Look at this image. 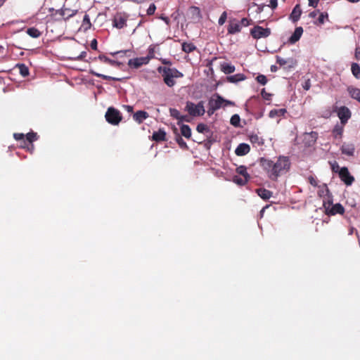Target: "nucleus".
Here are the masks:
<instances>
[{"label":"nucleus","instance_id":"f257e3e1","mask_svg":"<svg viewBox=\"0 0 360 360\" xmlns=\"http://www.w3.org/2000/svg\"><path fill=\"white\" fill-rule=\"evenodd\" d=\"M259 162L268 177L273 181L277 180L279 176L288 172L290 167V160L285 156H280L276 162L261 158Z\"/></svg>","mask_w":360,"mask_h":360},{"label":"nucleus","instance_id":"f03ea898","mask_svg":"<svg viewBox=\"0 0 360 360\" xmlns=\"http://www.w3.org/2000/svg\"><path fill=\"white\" fill-rule=\"evenodd\" d=\"M158 71L159 73L162 74L164 82L169 87H172L175 85L176 82L174 78H180L184 76L183 73L176 68L160 66L158 68Z\"/></svg>","mask_w":360,"mask_h":360},{"label":"nucleus","instance_id":"7ed1b4c3","mask_svg":"<svg viewBox=\"0 0 360 360\" xmlns=\"http://www.w3.org/2000/svg\"><path fill=\"white\" fill-rule=\"evenodd\" d=\"M323 207L324 213L328 216H333L335 214H343L345 208L340 203L333 204V198L330 200H323Z\"/></svg>","mask_w":360,"mask_h":360},{"label":"nucleus","instance_id":"20e7f679","mask_svg":"<svg viewBox=\"0 0 360 360\" xmlns=\"http://www.w3.org/2000/svg\"><path fill=\"white\" fill-rule=\"evenodd\" d=\"M185 110L192 117L202 116L205 114L204 102L200 101L198 104L187 101Z\"/></svg>","mask_w":360,"mask_h":360},{"label":"nucleus","instance_id":"39448f33","mask_svg":"<svg viewBox=\"0 0 360 360\" xmlns=\"http://www.w3.org/2000/svg\"><path fill=\"white\" fill-rule=\"evenodd\" d=\"M208 105H212L217 110L221 107L233 106L235 103L231 101L224 99L217 94L209 100Z\"/></svg>","mask_w":360,"mask_h":360},{"label":"nucleus","instance_id":"423d86ee","mask_svg":"<svg viewBox=\"0 0 360 360\" xmlns=\"http://www.w3.org/2000/svg\"><path fill=\"white\" fill-rule=\"evenodd\" d=\"M105 117L106 121L112 125H117L122 119L120 112L112 107L108 108Z\"/></svg>","mask_w":360,"mask_h":360},{"label":"nucleus","instance_id":"0eeeda50","mask_svg":"<svg viewBox=\"0 0 360 360\" xmlns=\"http://www.w3.org/2000/svg\"><path fill=\"white\" fill-rule=\"evenodd\" d=\"M271 32L269 28H263L261 26L256 25L250 30L251 36L256 39L260 38H266L271 34Z\"/></svg>","mask_w":360,"mask_h":360},{"label":"nucleus","instance_id":"6e6552de","mask_svg":"<svg viewBox=\"0 0 360 360\" xmlns=\"http://www.w3.org/2000/svg\"><path fill=\"white\" fill-rule=\"evenodd\" d=\"M77 11L71 10L68 8L63 7L61 9L57 10L54 14L58 20H67L77 13Z\"/></svg>","mask_w":360,"mask_h":360},{"label":"nucleus","instance_id":"1a4fd4ad","mask_svg":"<svg viewBox=\"0 0 360 360\" xmlns=\"http://www.w3.org/2000/svg\"><path fill=\"white\" fill-rule=\"evenodd\" d=\"M339 177L347 185L350 186L354 181V178L352 176L348 168L343 167L338 171Z\"/></svg>","mask_w":360,"mask_h":360},{"label":"nucleus","instance_id":"9d476101","mask_svg":"<svg viewBox=\"0 0 360 360\" xmlns=\"http://www.w3.org/2000/svg\"><path fill=\"white\" fill-rule=\"evenodd\" d=\"M151 58H153L152 56L130 59L128 65L131 68H139L143 65L148 64Z\"/></svg>","mask_w":360,"mask_h":360},{"label":"nucleus","instance_id":"9b49d317","mask_svg":"<svg viewBox=\"0 0 360 360\" xmlns=\"http://www.w3.org/2000/svg\"><path fill=\"white\" fill-rule=\"evenodd\" d=\"M337 113L339 119L340 120V123H342L343 124H346L348 120L351 117V112L346 106L339 108Z\"/></svg>","mask_w":360,"mask_h":360},{"label":"nucleus","instance_id":"f8f14e48","mask_svg":"<svg viewBox=\"0 0 360 360\" xmlns=\"http://www.w3.org/2000/svg\"><path fill=\"white\" fill-rule=\"evenodd\" d=\"M242 28L239 24V20L236 18L230 19L229 21V25L227 28L228 34H235L241 31Z\"/></svg>","mask_w":360,"mask_h":360},{"label":"nucleus","instance_id":"ddd939ff","mask_svg":"<svg viewBox=\"0 0 360 360\" xmlns=\"http://www.w3.org/2000/svg\"><path fill=\"white\" fill-rule=\"evenodd\" d=\"M318 195L323 200H330L333 198L326 184L318 186Z\"/></svg>","mask_w":360,"mask_h":360},{"label":"nucleus","instance_id":"4468645a","mask_svg":"<svg viewBox=\"0 0 360 360\" xmlns=\"http://www.w3.org/2000/svg\"><path fill=\"white\" fill-rule=\"evenodd\" d=\"M112 25L117 29H122L127 25V17L122 13H117L113 18Z\"/></svg>","mask_w":360,"mask_h":360},{"label":"nucleus","instance_id":"2eb2a0df","mask_svg":"<svg viewBox=\"0 0 360 360\" xmlns=\"http://www.w3.org/2000/svg\"><path fill=\"white\" fill-rule=\"evenodd\" d=\"M276 63L278 64H279L280 66H286V68H292L297 64L296 60H295L292 58L284 59L279 56H276Z\"/></svg>","mask_w":360,"mask_h":360},{"label":"nucleus","instance_id":"dca6fc26","mask_svg":"<svg viewBox=\"0 0 360 360\" xmlns=\"http://www.w3.org/2000/svg\"><path fill=\"white\" fill-rule=\"evenodd\" d=\"M188 13L191 20L194 22H199L202 18L200 9L198 6H191Z\"/></svg>","mask_w":360,"mask_h":360},{"label":"nucleus","instance_id":"f3484780","mask_svg":"<svg viewBox=\"0 0 360 360\" xmlns=\"http://www.w3.org/2000/svg\"><path fill=\"white\" fill-rule=\"evenodd\" d=\"M345 125L342 123H337L334 128L332 130V136L335 139H342L343 132H344V128Z\"/></svg>","mask_w":360,"mask_h":360},{"label":"nucleus","instance_id":"a211bd4d","mask_svg":"<svg viewBox=\"0 0 360 360\" xmlns=\"http://www.w3.org/2000/svg\"><path fill=\"white\" fill-rule=\"evenodd\" d=\"M355 151V146L353 143H343L341 147V152L348 156H353Z\"/></svg>","mask_w":360,"mask_h":360},{"label":"nucleus","instance_id":"6ab92c4d","mask_svg":"<svg viewBox=\"0 0 360 360\" xmlns=\"http://www.w3.org/2000/svg\"><path fill=\"white\" fill-rule=\"evenodd\" d=\"M302 33H303V29L302 27H296L293 34L288 39V42L291 44L296 43L297 41L300 40V37H302Z\"/></svg>","mask_w":360,"mask_h":360},{"label":"nucleus","instance_id":"aec40b11","mask_svg":"<svg viewBox=\"0 0 360 360\" xmlns=\"http://www.w3.org/2000/svg\"><path fill=\"white\" fill-rule=\"evenodd\" d=\"M250 150V147L247 143H240L236 148L235 153L238 156H243L248 154Z\"/></svg>","mask_w":360,"mask_h":360},{"label":"nucleus","instance_id":"412c9836","mask_svg":"<svg viewBox=\"0 0 360 360\" xmlns=\"http://www.w3.org/2000/svg\"><path fill=\"white\" fill-rule=\"evenodd\" d=\"M302 14V9L300 4H297L292 9V13L290 15V19L293 22H296L300 18Z\"/></svg>","mask_w":360,"mask_h":360},{"label":"nucleus","instance_id":"4be33fe9","mask_svg":"<svg viewBox=\"0 0 360 360\" xmlns=\"http://www.w3.org/2000/svg\"><path fill=\"white\" fill-rule=\"evenodd\" d=\"M148 113L143 110H139L136 112L134 115V120L139 124H141L144 120L148 117Z\"/></svg>","mask_w":360,"mask_h":360},{"label":"nucleus","instance_id":"5701e85b","mask_svg":"<svg viewBox=\"0 0 360 360\" xmlns=\"http://www.w3.org/2000/svg\"><path fill=\"white\" fill-rule=\"evenodd\" d=\"M152 139L153 141L160 142L166 140V133L162 129H159L157 131H154L152 136Z\"/></svg>","mask_w":360,"mask_h":360},{"label":"nucleus","instance_id":"b1692460","mask_svg":"<svg viewBox=\"0 0 360 360\" xmlns=\"http://www.w3.org/2000/svg\"><path fill=\"white\" fill-rule=\"evenodd\" d=\"M256 191L263 200H268L272 196V192L264 188H258Z\"/></svg>","mask_w":360,"mask_h":360},{"label":"nucleus","instance_id":"393cba45","mask_svg":"<svg viewBox=\"0 0 360 360\" xmlns=\"http://www.w3.org/2000/svg\"><path fill=\"white\" fill-rule=\"evenodd\" d=\"M235 70H236L235 66L230 63H223L221 64V70L224 74L228 75V74L233 73L235 71Z\"/></svg>","mask_w":360,"mask_h":360},{"label":"nucleus","instance_id":"a878e982","mask_svg":"<svg viewBox=\"0 0 360 360\" xmlns=\"http://www.w3.org/2000/svg\"><path fill=\"white\" fill-rule=\"evenodd\" d=\"M98 58L101 61L106 63H108V64H110V65H112V66L120 67L121 65V64H122L120 62H118V61H116V60H111V59H110L109 58H108L107 56H105L104 55H100L98 57Z\"/></svg>","mask_w":360,"mask_h":360},{"label":"nucleus","instance_id":"bb28decb","mask_svg":"<svg viewBox=\"0 0 360 360\" xmlns=\"http://www.w3.org/2000/svg\"><path fill=\"white\" fill-rule=\"evenodd\" d=\"M286 112L287 111L285 108L274 109L269 112V116L271 118H274L276 117H281V116H284V115L286 113Z\"/></svg>","mask_w":360,"mask_h":360},{"label":"nucleus","instance_id":"cd10ccee","mask_svg":"<svg viewBox=\"0 0 360 360\" xmlns=\"http://www.w3.org/2000/svg\"><path fill=\"white\" fill-rule=\"evenodd\" d=\"M15 68L18 69L20 74L22 77H27L29 75L30 72L28 67L24 63H18L15 65Z\"/></svg>","mask_w":360,"mask_h":360},{"label":"nucleus","instance_id":"c85d7f7f","mask_svg":"<svg viewBox=\"0 0 360 360\" xmlns=\"http://www.w3.org/2000/svg\"><path fill=\"white\" fill-rule=\"evenodd\" d=\"M249 139L252 143L257 144L259 146L264 144L263 139L259 136L257 134H253L250 135Z\"/></svg>","mask_w":360,"mask_h":360},{"label":"nucleus","instance_id":"c756f323","mask_svg":"<svg viewBox=\"0 0 360 360\" xmlns=\"http://www.w3.org/2000/svg\"><path fill=\"white\" fill-rule=\"evenodd\" d=\"M245 79V76L243 74H236L227 77V81L231 83H236L238 82L243 81Z\"/></svg>","mask_w":360,"mask_h":360},{"label":"nucleus","instance_id":"7c9ffc66","mask_svg":"<svg viewBox=\"0 0 360 360\" xmlns=\"http://www.w3.org/2000/svg\"><path fill=\"white\" fill-rule=\"evenodd\" d=\"M26 33L32 38H38L41 34V32L34 27L27 28Z\"/></svg>","mask_w":360,"mask_h":360},{"label":"nucleus","instance_id":"2f4dec72","mask_svg":"<svg viewBox=\"0 0 360 360\" xmlns=\"http://www.w3.org/2000/svg\"><path fill=\"white\" fill-rule=\"evenodd\" d=\"M181 133L186 139H189L191 136V129L187 124H182L181 126Z\"/></svg>","mask_w":360,"mask_h":360},{"label":"nucleus","instance_id":"473e14b6","mask_svg":"<svg viewBox=\"0 0 360 360\" xmlns=\"http://www.w3.org/2000/svg\"><path fill=\"white\" fill-rule=\"evenodd\" d=\"M181 46L183 51L186 53H191L196 49L195 46L193 43L184 42Z\"/></svg>","mask_w":360,"mask_h":360},{"label":"nucleus","instance_id":"72a5a7b5","mask_svg":"<svg viewBox=\"0 0 360 360\" xmlns=\"http://www.w3.org/2000/svg\"><path fill=\"white\" fill-rule=\"evenodd\" d=\"M236 172L243 176V178L250 179V175L247 172V168L244 165H240L236 168Z\"/></svg>","mask_w":360,"mask_h":360},{"label":"nucleus","instance_id":"f704fd0d","mask_svg":"<svg viewBox=\"0 0 360 360\" xmlns=\"http://www.w3.org/2000/svg\"><path fill=\"white\" fill-rule=\"evenodd\" d=\"M26 141L31 144L33 148L32 143L37 139V134L33 131L29 132L25 135Z\"/></svg>","mask_w":360,"mask_h":360},{"label":"nucleus","instance_id":"c9c22d12","mask_svg":"<svg viewBox=\"0 0 360 360\" xmlns=\"http://www.w3.org/2000/svg\"><path fill=\"white\" fill-rule=\"evenodd\" d=\"M90 73L94 76H96L98 77H100V78H102V79H106V80H112V81H120V80L118 78H115V77H112L110 76H107V75H102L100 73H97L96 72H95L92 70H90Z\"/></svg>","mask_w":360,"mask_h":360},{"label":"nucleus","instance_id":"e433bc0d","mask_svg":"<svg viewBox=\"0 0 360 360\" xmlns=\"http://www.w3.org/2000/svg\"><path fill=\"white\" fill-rule=\"evenodd\" d=\"M82 27L84 30H88L91 27V23L90 21V18L88 14H85L82 20Z\"/></svg>","mask_w":360,"mask_h":360},{"label":"nucleus","instance_id":"4c0bfd02","mask_svg":"<svg viewBox=\"0 0 360 360\" xmlns=\"http://www.w3.org/2000/svg\"><path fill=\"white\" fill-rule=\"evenodd\" d=\"M349 92L352 98H354L360 102V89L356 88H351L349 89Z\"/></svg>","mask_w":360,"mask_h":360},{"label":"nucleus","instance_id":"58836bf2","mask_svg":"<svg viewBox=\"0 0 360 360\" xmlns=\"http://www.w3.org/2000/svg\"><path fill=\"white\" fill-rule=\"evenodd\" d=\"M351 70L356 78H360V65L356 63L352 64Z\"/></svg>","mask_w":360,"mask_h":360},{"label":"nucleus","instance_id":"ea45409f","mask_svg":"<svg viewBox=\"0 0 360 360\" xmlns=\"http://www.w3.org/2000/svg\"><path fill=\"white\" fill-rule=\"evenodd\" d=\"M233 181L234 183L237 184L238 185L244 186L248 182L249 179H245L243 177L241 178L238 176H235L233 178Z\"/></svg>","mask_w":360,"mask_h":360},{"label":"nucleus","instance_id":"a19ab883","mask_svg":"<svg viewBox=\"0 0 360 360\" xmlns=\"http://www.w3.org/2000/svg\"><path fill=\"white\" fill-rule=\"evenodd\" d=\"M170 116L176 119L178 121L179 119H182L180 112L176 108H169Z\"/></svg>","mask_w":360,"mask_h":360},{"label":"nucleus","instance_id":"79ce46f5","mask_svg":"<svg viewBox=\"0 0 360 360\" xmlns=\"http://www.w3.org/2000/svg\"><path fill=\"white\" fill-rule=\"evenodd\" d=\"M196 130L198 131V132L199 133H207V132H210V129H209V127H207V125L203 124V123H200L197 125V127H196Z\"/></svg>","mask_w":360,"mask_h":360},{"label":"nucleus","instance_id":"37998d69","mask_svg":"<svg viewBox=\"0 0 360 360\" xmlns=\"http://www.w3.org/2000/svg\"><path fill=\"white\" fill-rule=\"evenodd\" d=\"M240 116L237 114L233 115L231 117L230 122L234 127H238L240 125Z\"/></svg>","mask_w":360,"mask_h":360},{"label":"nucleus","instance_id":"c03bdc74","mask_svg":"<svg viewBox=\"0 0 360 360\" xmlns=\"http://www.w3.org/2000/svg\"><path fill=\"white\" fill-rule=\"evenodd\" d=\"M176 141L181 148L188 149V146H187L186 143L184 141V139L179 135L176 136Z\"/></svg>","mask_w":360,"mask_h":360},{"label":"nucleus","instance_id":"a18cd8bd","mask_svg":"<svg viewBox=\"0 0 360 360\" xmlns=\"http://www.w3.org/2000/svg\"><path fill=\"white\" fill-rule=\"evenodd\" d=\"M319 17L317 20V24L318 25H322L325 22V19L328 18V15L327 13H320Z\"/></svg>","mask_w":360,"mask_h":360},{"label":"nucleus","instance_id":"49530a36","mask_svg":"<svg viewBox=\"0 0 360 360\" xmlns=\"http://www.w3.org/2000/svg\"><path fill=\"white\" fill-rule=\"evenodd\" d=\"M307 180H308V182L311 185L313 186L314 187H317L319 185H318V180L316 179V176H313V175H310L308 178H307Z\"/></svg>","mask_w":360,"mask_h":360},{"label":"nucleus","instance_id":"de8ad7c7","mask_svg":"<svg viewBox=\"0 0 360 360\" xmlns=\"http://www.w3.org/2000/svg\"><path fill=\"white\" fill-rule=\"evenodd\" d=\"M256 80L257 81V82H259V84H261L262 85H265L267 82V79H266V76L264 75H259L256 77Z\"/></svg>","mask_w":360,"mask_h":360},{"label":"nucleus","instance_id":"09e8293b","mask_svg":"<svg viewBox=\"0 0 360 360\" xmlns=\"http://www.w3.org/2000/svg\"><path fill=\"white\" fill-rule=\"evenodd\" d=\"M13 137L16 141H22L25 144V135L22 133H15Z\"/></svg>","mask_w":360,"mask_h":360},{"label":"nucleus","instance_id":"8fccbe9b","mask_svg":"<svg viewBox=\"0 0 360 360\" xmlns=\"http://www.w3.org/2000/svg\"><path fill=\"white\" fill-rule=\"evenodd\" d=\"M226 19H227V13L226 11H224L219 18V20H218L219 25H223L225 23Z\"/></svg>","mask_w":360,"mask_h":360},{"label":"nucleus","instance_id":"3c124183","mask_svg":"<svg viewBox=\"0 0 360 360\" xmlns=\"http://www.w3.org/2000/svg\"><path fill=\"white\" fill-rule=\"evenodd\" d=\"M261 95L262 96V98L264 99V100H266V101H270L271 100V98L272 96V94H269V93H267L264 89H263L261 91Z\"/></svg>","mask_w":360,"mask_h":360},{"label":"nucleus","instance_id":"603ef678","mask_svg":"<svg viewBox=\"0 0 360 360\" xmlns=\"http://www.w3.org/2000/svg\"><path fill=\"white\" fill-rule=\"evenodd\" d=\"M250 20H248L247 18H243L240 20H239V24L240 25L241 28L243 27H248L249 25H250Z\"/></svg>","mask_w":360,"mask_h":360},{"label":"nucleus","instance_id":"864d4df0","mask_svg":"<svg viewBox=\"0 0 360 360\" xmlns=\"http://www.w3.org/2000/svg\"><path fill=\"white\" fill-rule=\"evenodd\" d=\"M156 10V6L154 4H151L148 8L147 9V15H153Z\"/></svg>","mask_w":360,"mask_h":360},{"label":"nucleus","instance_id":"5fc2aeb1","mask_svg":"<svg viewBox=\"0 0 360 360\" xmlns=\"http://www.w3.org/2000/svg\"><path fill=\"white\" fill-rule=\"evenodd\" d=\"M302 86H303L304 89L307 90H307H309V89H310V87H311V82H310V79H307V80L304 82V84L302 85Z\"/></svg>","mask_w":360,"mask_h":360},{"label":"nucleus","instance_id":"6e6d98bb","mask_svg":"<svg viewBox=\"0 0 360 360\" xmlns=\"http://www.w3.org/2000/svg\"><path fill=\"white\" fill-rule=\"evenodd\" d=\"M309 1V6L316 8L318 6V4L320 0H308Z\"/></svg>","mask_w":360,"mask_h":360},{"label":"nucleus","instance_id":"4d7b16f0","mask_svg":"<svg viewBox=\"0 0 360 360\" xmlns=\"http://www.w3.org/2000/svg\"><path fill=\"white\" fill-rule=\"evenodd\" d=\"M97 45H98V43H97V40L96 39H94L91 41V48L93 49V50H97Z\"/></svg>","mask_w":360,"mask_h":360},{"label":"nucleus","instance_id":"13d9d810","mask_svg":"<svg viewBox=\"0 0 360 360\" xmlns=\"http://www.w3.org/2000/svg\"><path fill=\"white\" fill-rule=\"evenodd\" d=\"M354 57H355L356 60H360V47L356 48Z\"/></svg>","mask_w":360,"mask_h":360},{"label":"nucleus","instance_id":"bf43d9fd","mask_svg":"<svg viewBox=\"0 0 360 360\" xmlns=\"http://www.w3.org/2000/svg\"><path fill=\"white\" fill-rule=\"evenodd\" d=\"M309 135L310 137L313 139L314 141H316V140L318 138V133L316 131H311Z\"/></svg>","mask_w":360,"mask_h":360},{"label":"nucleus","instance_id":"052dcab7","mask_svg":"<svg viewBox=\"0 0 360 360\" xmlns=\"http://www.w3.org/2000/svg\"><path fill=\"white\" fill-rule=\"evenodd\" d=\"M278 6V0H270V6L274 9Z\"/></svg>","mask_w":360,"mask_h":360},{"label":"nucleus","instance_id":"680f3d73","mask_svg":"<svg viewBox=\"0 0 360 360\" xmlns=\"http://www.w3.org/2000/svg\"><path fill=\"white\" fill-rule=\"evenodd\" d=\"M209 108L207 110L208 115H212L217 110L212 105H208Z\"/></svg>","mask_w":360,"mask_h":360},{"label":"nucleus","instance_id":"e2e57ef3","mask_svg":"<svg viewBox=\"0 0 360 360\" xmlns=\"http://www.w3.org/2000/svg\"><path fill=\"white\" fill-rule=\"evenodd\" d=\"M181 117H183L182 119H179V122H178V124H180L181 122L185 121V122H190V119L186 116V115H181Z\"/></svg>","mask_w":360,"mask_h":360},{"label":"nucleus","instance_id":"0e129e2a","mask_svg":"<svg viewBox=\"0 0 360 360\" xmlns=\"http://www.w3.org/2000/svg\"><path fill=\"white\" fill-rule=\"evenodd\" d=\"M318 13H320V11H319V10H316V11H314L311 12V13L309 14V16L310 18H315Z\"/></svg>","mask_w":360,"mask_h":360},{"label":"nucleus","instance_id":"69168bd1","mask_svg":"<svg viewBox=\"0 0 360 360\" xmlns=\"http://www.w3.org/2000/svg\"><path fill=\"white\" fill-rule=\"evenodd\" d=\"M354 231H356V234L357 237H359V234H358L357 231L353 226L349 227V235H352Z\"/></svg>","mask_w":360,"mask_h":360},{"label":"nucleus","instance_id":"338daca9","mask_svg":"<svg viewBox=\"0 0 360 360\" xmlns=\"http://www.w3.org/2000/svg\"><path fill=\"white\" fill-rule=\"evenodd\" d=\"M161 62L162 64L164 65H172V63L170 60H167V59H162L161 60Z\"/></svg>","mask_w":360,"mask_h":360},{"label":"nucleus","instance_id":"774afa93","mask_svg":"<svg viewBox=\"0 0 360 360\" xmlns=\"http://www.w3.org/2000/svg\"><path fill=\"white\" fill-rule=\"evenodd\" d=\"M160 19L163 20L167 25L169 23V19L166 16H160Z\"/></svg>","mask_w":360,"mask_h":360}]
</instances>
